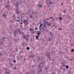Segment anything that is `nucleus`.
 Instances as JSON below:
<instances>
[{"label":"nucleus","mask_w":74,"mask_h":74,"mask_svg":"<svg viewBox=\"0 0 74 74\" xmlns=\"http://www.w3.org/2000/svg\"><path fill=\"white\" fill-rule=\"evenodd\" d=\"M45 23L48 26H51V22L48 23V21H45L43 24V25H46Z\"/></svg>","instance_id":"nucleus-1"},{"label":"nucleus","mask_w":74,"mask_h":74,"mask_svg":"<svg viewBox=\"0 0 74 74\" xmlns=\"http://www.w3.org/2000/svg\"><path fill=\"white\" fill-rule=\"evenodd\" d=\"M23 22L24 23V24L25 25L24 28V29H25V27H26V25L29 23V22L27 20H24V21H23Z\"/></svg>","instance_id":"nucleus-2"},{"label":"nucleus","mask_w":74,"mask_h":74,"mask_svg":"<svg viewBox=\"0 0 74 74\" xmlns=\"http://www.w3.org/2000/svg\"><path fill=\"white\" fill-rule=\"evenodd\" d=\"M46 3L47 5L49 6V5H51L52 3L51 1L50 0H46Z\"/></svg>","instance_id":"nucleus-3"},{"label":"nucleus","mask_w":74,"mask_h":74,"mask_svg":"<svg viewBox=\"0 0 74 74\" xmlns=\"http://www.w3.org/2000/svg\"><path fill=\"white\" fill-rule=\"evenodd\" d=\"M38 68H39V71H38V74L39 73H40L42 72V69L41 68V66L40 65H38Z\"/></svg>","instance_id":"nucleus-4"},{"label":"nucleus","mask_w":74,"mask_h":74,"mask_svg":"<svg viewBox=\"0 0 74 74\" xmlns=\"http://www.w3.org/2000/svg\"><path fill=\"white\" fill-rule=\"evenodd\" d=\"M18 32L19 33H21V31H20V30H19V29L18 28H17L16 29V30H15V31L14 32V33H18Z\"/></svg>","instance_id":"nucleus-5"},{"label":"nucleus","mask_w":74,"mask_h":74,"mask_svg":"<svg viewBox=\"0 0 74 74\" xmlns=\"http://www.w3.org/2000/svg\"><path fill=\"white\" fill-rule=\"evenodd\" d=\"M15 12L17 14H19V9H18V7H17L16 9V10Z\"/></svg>","instance_id":"nucleus-6"},{"label":"nucleus","mask_w":74,"mask_h":74,"mask_svg":"<svg viewBox=\"0 0 74 74\" xmlns=\"http://www.w3.org/2000/svg\"><path fill=\"white\" fill-rule=\"evenodd\" d=\"M15 5H16L17 8H18V7L19 6V3L16 2V4H15Z\"/></svg>","instance_id":"nucleus-7"},{"label":"nucleus","mask_w":74,"mask_h":74,"mask_svg":"<svg viewBox=\"0 0 74 74\" xmlns=\"http://www.w3.org/2000/svg\"><path fill=\"white\" fill-rule=\"evenodd\" d=\"M34 56V54H31L30 56H29V58H33Z\"/></svg>","instance_id":"nucleus-8"},{"label":"nucleus","mask_w":74,"mask_h":74,"mask_svg":"<svg viewBox=\"0 0 74 74\" xmlns=\"http://www.w3.org/2000/svg\"><path fill=\"white\" fill-rule=\"evenodd\" d=\"M45 60H44V62L43 61H42V62H41L40 63V64H39V65H41V64H44V63H45Z\"/></svg>","instance_id":"nucleus-9"},{"label":"nucleus","mask_w":74,"mask_h":74,"mask_svg":"<svg viewBox=\"0 0 74 74\" xmlns=\"http://www.w3.org/2000/svg\"><path fill=\"white\" fill-rule=\"evenodd\" d=\"M45 27L46 28V29H47V26L46 25H43V27L42 28V30H43Z\"/></svg>","instance_id":"nucleus-10"},{"label":"nucleus","mask_w":74,"mask_h":74,"mask_svg":"<svg viewBox=\"0 0 74 74\" xmlns=\"http://www.w3.org/2000/svg\"><path fill=\"white\" fill-rule=\"evenodd\" d=\"M53 27V29H55V28L57 27V26L55 24L52 26V27Z\"/></svg>","instance_id":"nucleus-11"},{"label":"nucleus","mask_w":74,"mask_h":74,"mask_svg":"<svg viewBox=\"0 0 74 74\" xmlns=\"http://www.w3.org/2000/svg\"><path fill=\"white\" fill-rule=\"evenodd\" d=\"M4 69L6 71H5V73L7 74V71H8V70L7 69H8V68H4Z\"/></svg>","instance_id":"nucleus-12"},{"label":"nucleus","mask_w":74,"mask_h":74,"mask_svg":"<svg viewBox=\"0 0 74 74\" xmlns=\"http://www.w3.org/2000/svg\"><path fill=\"white\" fill-rule=\"evenodd\" d=\"M9 7H10V5H5V7L7 8L8 9V10H9Z\"/></svg>","instance_id":"nucleus-13"},{"label":"nucleus","mask_w":74,"mask_h":74,"mask_svg":"<svg viewBox=\"0 0 74 74\" xmlns=\"http://www.w3.org/2000/svg\"><path fill=\"white\" fill-rule=\"evenodd\" d=\"M23 38L24 39H26L27 36L26 35H25V34L24 35H23Z\"/></svg>","instance_id":"nucleus-14"},{"label":"nucleus","mask_w":74,"mask_h":74,"mask_svg":"<svg viewBox=\"0 0 74 74\" xmlns=\"http://www.w3.org/2000/svg\"><path fill=\"white\" fill-rule=\"evenodd\" d=\"M36 58H38V60H39L40 61L42 60L41 58H40L39 57H36Z\"/></svg>","instance_id":"nucleus-15"},{"label":"nucleus","mask_w":74,"mask_h":74,"mask_svg":"<svg viewBox=\"0 0 74 74\" xmlns=\"http://www.w3.org/2000/svg\"><path fill=\"white\" fill-rule=\"evenodd\" d=\"M38 33H37V34L38 35V36H40V31L38 30Z\"/></svg>","instance_id":"nucleus-16"},{"label":"nucleus","mask_w":74,"mask_h":74,"mask_svg":"<svg viewBox=\"0 0 74 74\" xmlns=\"http://www.w3.org/2000/svg\"><path fill=\"white\" fill-rule=\"evenodd\" d=\"M39 6L40 8L42 7V5L41 4H39L37 5V6Z\"/></svg>","instance_id":"nucleus-17"},{"label":"nucleus","mask_w":74,"mask_h":74,"mask_svg":"<svg viewBox=\"0 0 74 74\" xmlns=\"http://www.w3.org/2000/svg\"><path fill=\"white\" fill-rule=\"evenodd\" d=\"M49 34H50L51 36V37H53V35H52V34L51 33V32H49Z\"/></svg>","instance_id":"nucleus-18"},{"label":"nucleus","mask_w":74,"mask_h":74,"mask_svg":"<svg viewBox=\"0 0 74 74\" xmlns=\"http://www.w3.org/2000/svg\"><path fill=\"white\" fill-rule=\"evenodd\" d=\"M36 38H37V40H39V39L38 38H39V36L37 35L36 36V37H35Z\"/></svg>","instance_id":"nucleus-19"},{"label":"nucleus","mask_w":74,"mask_h":74,"mask_svg":"<svg viewBox=\"0 0 74 74\" xmlns=\"http://www.w3.org/2000/svg\"><path fill=\"white\" fill-rule=\"evenodd\" d=\"M46 56H47V57L49 58H50V55H49V53H48V54L47 55V54H46Z\"/></svg>","instance_id":"nucleus-20"},{"label":"nucleus","mask_w":74,"mask_h":74,"mask_svg":"<svg viewBox=\"0 0 74 74\" xmlns=\"http://www.w3.org/2000/svg\"><path fill=\"white\" fill-rule=\"evenodd\" d=\"M52 39V38H50V37H49V39H48V40H49V41H50Z\"/></svg>","instance_id":"nucleus-21"},{"label":"nucleus","mask_w":74,"mask_h":74,"mask_svg":"<svg viewBox=\"0 0 74 74\" xmlns=\"http://www.w3.org/2000/svg\"><path fill=\"white\" fill-rule=\"evenodd\" d=\"M3 16L5 18H7L6 14H3Z\"/></svg>","instance_id":"nucleus-22"},{"label":"nucleus","mask_w":74,"mask_h":74,"mask_svg":"<svg viewBox=\"0 0 74 74\" xmlns=\"http://www.w3.org/2000/svg\"><path fill=\"white\" fill-rule=\"evenodd\" d=\"M26 49L27 50H30V47H27L26 48Z\"/></svg>","instance_id":"nucleus-23"},{"label":"nucleus","mask_w":74,"mask_h":74,"mask_svg":"<svg viewBox=\"0 0 74 74\" xmlns=\"http://www.w3.org/2000/svg\"><path fill=\"white\" fill-rule=\"evenodd\" d=\"M15 50H16V52L18 51V49H17V47H16V49H15Z\"/></svg>","instance_id":"nucleus-24"},{"label":"nucleus","mask_w":74,"mask_h":74,"mask_svg":"<svg viewBox=\"0 0 74 74\" xmlns=\"http://www.w3.org/2000/svg\"><path fill=\"white\" fill-rule=\"evenodd\" d=\"M29 31L32 32L33 31V29L32 28H30L29 29Z\"/></svg>","instance_id":"nucleus-25"},{"label":"nucleus","mask_w":74,"mask_h":74,"mask_svg":"<svg viewBox=\"0 0 74 74\" xmlns=\"http://www.w3.org/2000/svg\"><path fill=\"white\" fill-rule=\"evenodd\" d=\"M7 5H9L10 4V2H9V0H8V2H7Z\"/></svg>","instance_id":"nucleus-26"},{"label":"nucleus","mask_w":74,"mask_h":74,"mask_svg":"<svg viewBox=\"0 0 74 74\" xmlns=\"http://www.w3.org/2000/svg\"><path fill=\"white\" fill-rule=\"evenodd\" d=\"M66 68L67 69H69V66L68 65H66Z\"/></svg>","instance_id":"nucleus-27"},{"label":"nucleus","mask_w":74,"mask_h":74,"mask_svg":"<svg viewBox=\"0 0 74 74\" xmlns=\"http://www.w3.org/2000/svg\"><path fill=\"white\" fill-rule=\"evenodd\" d=\"M72 36H74V32H72Z\"/></svg>","instance_id":"nucleus-28"},{"label":"nucleus","mask_w":74,"mask_h":74,"mask_svg":"<svg viewBox=\"0 0 74 74\" xmlns=\"http://www.w3.org/2000/svg\"><path fill=\"white\" fill-rule=\"evenodd\" d=\"M62 29L61 28H59V29H58V30L60 31H61L62 30Z\"/></svg>","instance_id":"nucleus-29"},{"label":"nucleus","mask_w":74,"mask_h":74,"mask_svg":"<svg viewBox=\"0 0 74 74\" xmlns=\"http://www.w3.org/2000/svg\"><path fill=\"white\" fill-rule=\"evenodd\" d=\"M58 18L60 19V20H62V18L60 17H59Z\"/></svg>","instance_id":"nucleus-30"},{"label":"nucleus","mask_w":74,"mask_h":74,"mask_svg":"<svg viewBox=\"0 0 74 74\" xmlns=\"http://www.w3.org/2000/svg\"><path fill=\"white\" fill-rule=\"evenodd\" d=\"M14 41L16 42L17 43L18 42V40L16 39H15V40H14Z\"/></svg>","instance_id":"nucleus-31"},{"label":"nucleus","mask_w":74,"mask_h":74,"mask_svg":"<svg viewBox=\"0 0 74 74\" xmlns=\"http://www.w3.org/2000/svg\"><path fill=\"white\" fill-rule=\"evenodd\" d=\"M16 33H14V37H16Z\"/></svg>","instance_id":"nucleus-32"},{"label":"nucleus","mask_w":74,"mask_h":74,"mask_svg":"<svg viewBox=\"0 0 74 74\" xmlns=\"http://www.w3.org/2000/svg\"><path fill=\"white\" fill-rule=\"evenodd\" d=\"M26 40L27 41V42H29V40L28 39V38H25Z\"/></svg>","instance_id":"nucleus-33"},{"label":"nucleus","mask_w":74,"mask_h":74,"mask_svg":"<svg viewBox=\"0 0 74 74\" xmlns=\"http://www.w3.org/2000/svg\"><path fill=\"white\" fill-rule=\"evenodd\" d=\"M74 51V49H72L71 50V51L72 52H73Z\"/></svg>","instance_id":"nucleus-34"},{"label":"nucleus","mask_w":74,"mask_h":74,"mask_svg":"<svg viewBox=\"0 0 74 74\" xmlns=\"http://www.w3.org/2000/svg\"><path fill=\"white\" fill-rule=\"evenodd\" d=\"M42 24H41L40 25V26L39 27H41L42 26Z\"/></svg>","instance_id":"nucleus-35"},{"label":"nucleus","mask_w":74,"mask_h":74,"mask_svg":"<svg viewBox=\"0 0 74 74\" xmlns=\"http://www.w3.org/2000/svg\"><path fill=\"white\" fill-rule=\"evenodd\" d=\"M61 64H62L64 67L65 66V65H64V64H63V63H61Z\"/></svg>","instance_id":"nucleus-36"},{"label":"nucleus","mask_w":74,"mask_h":74,"mask_svg":"<svg viewBox=\"0 0 74 74\" xmlns=\"http://www.w3.org/2000/svg\"><path fill=\"white\" fill-rule=\"evenodd\" d=\"M22 46H25V44H24V43L23 44H22Z\"/></svg>","instance_id":"nucleus-37"},{"label":"nucleus","mask_w":74,"mask_h":74,"mask_svg":"<svg viewBox=\"0 0 74 74\" xmlns=\"http://www.w3.org/2000/svg\"><path fill=\"white\" fill-rule=\"evenodd\" d=\"M1 45H3V41H1Z\"/></svg>","instance_id":"nucleus-38"},{"label":"nucleus","mask_w":74,"mask_h":74,"mask_svg":"<svg viewBox=\"0 0 74 74\" xmlns=\"http://www.w3.org/2000/svg\"><path fill=\"white\" fill-rule=\"evenodd\" d=\"M39 30H40V31H41V27H39Z\"/></svg>","instance_id":"nucleus-39"},{"label":"nucleus","mask_w":74,"mask_h":74,"mask_svg":"<svg viewBox=\"0 0 74 74\" xmlns=\"http://www.w3.org/2000/svg\"><path fill=\"white\" fill-rule=\"evenodd\" d=\"M63 67H64V66H62V67H60V69L62 70V68H63Z\"/></svg>","instance_id":"nucleus-40"},{"label":"nucleus","mask_w":74,"mask_h":74,"mask_svg":"<svg viewBox=\"0 0 74 74\" xmlns=\"http://www.w3.org/2000/svg\"><path fill=\"white\" fill-rule=\"evenodd\" d=\"M10 72H7V74H10Z\"/></svg>","instance_id":"nucleus-41"},{"label":"nucleus","mask_w":74,"mask_h":74,"mask_svg":"<svg viewBox=\"0 0 74 74\" xmlns=\"http://www.w3.org/2000/svg\"><path fill=\"white\" fill-rule=\"evenodd\" d=\"M13 61L14 63L16 62V60H13Z\"/></svg>","instance_id":"nucleus-42"},{"label":"nucleus","mask_w":74,"mask_h":74,"mask_svg":"<svg viewBox=\"0 0 74 74\" xmlns=\"http://www.w3.org/2000/svg\"><path fill=\"white\" fill-rule=\"evenodd\" d=\"M35 30H37L38 29V28L37 27H36L35 29Z\"/></svg>","instance_id":"nucleus-43"},{"label":"nucleus","mask_w":74,"mask_h":74,"mask_svg":"<svg viewBox=\"0 0 74 74\" xmlns=\"http://www.w3.org/2000/svg\"><path fill=\"white\" fill-rule=\"evenodd\" d=\"M22 34H23V36L25 35V34H24L23 32L22 33Z\"/></svg>","instance_id":"nucleus-44"},{"label":"nucleus","mask_w":74,"mask_h":74,"mask_svg":"<svg viewBox=\"0 0 74 74\" xmlns=\"http://www.w3.org/2000/svg\"><path fill=\"white\" fill-rule=\"evenodd\" d=\"M69 60L71 61H72V59L71 58V59H69Z\"/></svg>","instance_id":"nucleus-45"},{"label":"nucleus","mask_w":74,"mask_h":74,"mask_svg":"<svg viewBox=\"0 0 74 74\" xmlns=\"http://www.w3.org/2000/svg\"><path fill=\"white\" fill-rule=\"evenodd\" d=\"M63 12L64 13H66V11H64Z\"/></svg>","instance_id":"nucleus-46"},{"label":"nucleus","mask_w":74,"mask_h":74,"mask_svg":"<svg viewBox=\"0 0 74 74\" xmlns=\"http://www.w3.org/2000/svg\"><path fill=\"white\" fill-rule=\"evenodd\" d=\"M45 69L47 70V67H46V68H45Z\"/></svg>","instance_id":"nucleus-47"},{"label":"nucleus","mask_w":74,"mask_h":74,"mask_svg":"<svg viewBox=\"0 0 74 74\" xmlns=\"http://www.w3.org/2000/svg\"><path fill=\"white\" fill-rule=\"evenodd\" d=\"M10 57H11V56H12V54H11H11H10Z\"/></svg>","instance_id":"nucleus-48"},{"label":"nucleus","mask_w":74,"mask_h":74,"mask_svg":"<svg viewBox=\"0 0 74 74\" xmlns=\"http://www.w3.org/2000/svg\"><path fill=\"white\" fill-rule=\"evenodd\" d=\"M30 18H33V16H31L30 17Z\"/></svg>","instance_id":"nucleus-49"},{"label":"nucleus","mask_w":74,"mask_h":74,"mask_svg":"<svg viewBox=\"0 0 74 74\" xmlns=\"http://www.w3.org/2000/svg\"><path fill=\"white\" fill-rule=\"evenodd\" d=\"M49 18H50L52 19V18H53V17H49Z\"/></svg>","instance_id":"nucleus-50"},{"label":"nucleus","mask_w":74,"mask_h":74,"mask_svg":"<svg viewBox=\"0 0 74 74\" xmlns=\"http://www.w3.org/2000/svg\"><path fill=\"white\" fill-rule=\"evenodd\" d=\"M25 74H29V72H27Z\"/></svg>","instance_id":"nucleus-51"},{"label":"nucleus","mask_w":74,"mask_h":74,"mask_svg":"<svg viewBox=\"0 0 74 74\" xmlns=\"http://www.w3.org/2000/svg\"><path fill=\"white\" fill-rule=\"evenodd\" d=\"M49 60H51V58L50 57H49Z\"/></svg>","instance_id":"nucleus-52"},{"label":"nucleus","mask_w":74,"mask_h":74,"mask_svg":"<svg viewBox=\"0 0 74 74\" xmlns=\"http://www.w3.org/2000/svg\"><path fill=\"white\" fill-rule=\"evenodd\" d=\"M19 21V19H18V20H17L16 21L18 22V21Z\"/></svg>","instance_id":"nucleus-53"},{"label":"nucleus","mask_w":74,"mask_h":74,"mask_svg":"<svg viewBox=\"0 0 74 74\" xmlns=\"http://www.w3.org/2000/svg\"><path fill=\"white\" fill-rule=\"evenodd\" d=\"M8 60L9 61H11V60H10V58H9V59H8Z\"/></svg>","instance_id":"nucleus-54"},{"label":"nucleus","mask_w":74,"mask_h":74,"mask_svg":"<svg viewBox=\"0 0 74 74\" xmlns=\"http://www.w3.org/2000/svg\"><path fill=\"white\" fill-rule=\"evenodd\" d=\"M14 69L15 70L16 69V67H15H15H14Z\"/></svg>","instance_id":"nucleus-55"},{"label":"nucleus","mask_w":74,"mask_h":74,"mask_svg":"<svg viewBox=\"0 0 74 74\" xmlns=\"http://www.w3.org/2000/svg\"><path fill=\"white\" fill-rule=\"evenodd\" d=\"M70 38H71V39H72V37L71 36H70Z\"/></svg>","instance_id":"nucleus-56"},{"label":"nucleus","mask_w":74,"mask_h":74,"mask_svg":"<svg viewBox=\"0 0 74 74\" xmlns=\"http://www.w3.org/2000/svg\"><path fill=\"white\" fill-rule=\"evenodd\" d=\"M20 24L21 25H22V22L20 23Z\"/></svg>","instance_id":"nucleus-57"},{"label":"nucleus","mask_w":74,"mask_h":74,"mask_svg":"<svg viewBox=\"0 0 74 74\" xmlns=\"http://www.w3.org/2000/svg\"><path fill=\"white\" fill-rule=\"evenodd\" d=\"M17 19H19V17H17Z\"/></svg>","instance_id":"nucleus-58"},{"label":"nucleus","mask_w":74,"mask_h":74,"mask_svg":"<svg viewBox=\"0 0 74 74\" xmlns=\"http://www.w3.org/2000/svg\"><path fill=\"white\" fill-rule=\"evenodd\" d=\"M63 71H64L65 70V68H63Z\"/></svg>","instance_id":"nucleus-59"},{"label":"nucleus","mask_w":74,"mask_h":74,"mask_svg":"<svg viewBox=\"0 0 74 74\" xmlns=\"http://www.w3.org/2000/svg\"><path fill=\"white\" fill-rule=\"evenodd\" d=\"M52 74H56L55 73H53Z\"/></svg>","instance_id":"nucleus-60"},{"label":"nucleus","mask_w":74,"mask_h":74,"mask_svg":"<svg viewBox=\"0 0 74 74\" xmlns=\"http://www.w3.org/2000/svg\"><path fill=\"white\" fill-rule=\"evenodd\" d=\"M39 23V24H41V22H40V23Z\"/></svg>","instance_id":"nucleus-61"},{"label":"nucleus","mask_w":74,"mask_h":74,"mask_svg":"<svg viewBox=\"0 0 74 74\" xmlns=\"http://www.w3.org/2000/svg\"><path fill=\"white\" fill-rule=\"evenodd\" d=\"M32 34H34V32H32Z\"/></svg>","instance_id":"nucleus-62"},{"label":"nucleus","mask_w":74,"mask_h":74,"mask_svg":"<svg viewBox=\"0 0 74 74\" xmlns=\"http://www.w3.org/2000/svg\"><path fill=\"white\" fill-rule=\"evenodd\" d=\"M24 61H26V58H24Z\"/></svg>","instance_id":"nucleus-63"},{"label":"nucleus","mask_w":74,"mask_h":74,"mask_svg":"<svg viewBox=\"0 0 74 74\" xmlns=\"http://www.w3.org/2000/svg\"><path fill=\"white\" fill-rule=\"evenodd\" d=\"M34 66L33 65H32V68H34Z\"/></svg>","instance_id":"nucleus-64"}]
</instances>
